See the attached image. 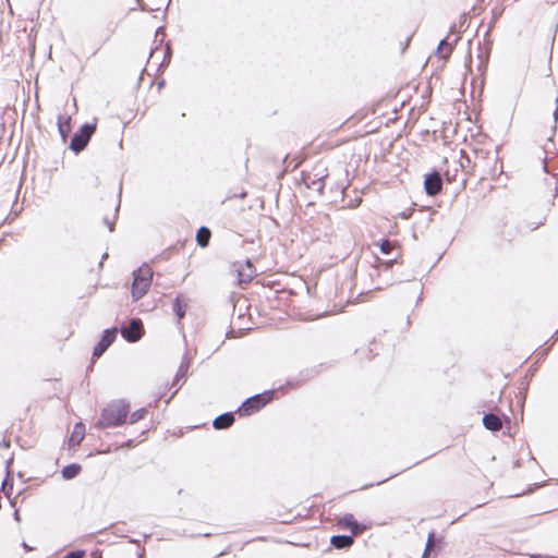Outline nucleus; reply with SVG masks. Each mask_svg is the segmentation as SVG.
I'll return each instance as SVG.
<instances>
[{"instance_id":"3","label":"nucleus","mask_w":558,"mask_h":558,"mask_svg":"<svg viewBox=\"0 0 558 558\" xmlns=\"http://www.w3.org/2000/svg\"><path fill=\"white\" fill-rule=\"evenodd\" d=\"M272 393V391H268L248 398L239 409L240 414L251 415L252 413L259 411L271 400Z\"/></svg>"},{"instance_id":"14","label":"nucleus","mask_w":558,"mask_h":558,"mask_svg":"<svg viewBox=\"0 0 558 558\" xmlns=\"http://www.w3.org/2000/svg\"><path fill=\"white\" fill-rule=\"evenodd\" d=\"M210 230L207 229L206 227H202L196 234V241L198 245L202 247L207 246L210 240Z\"/></svg>"},{"instance_id":"22","label":"nucleus","mask_w":558,"mask_h":558,"mask_svg":"<svg viewBox=\"0 0 558 558\" xmlns=\"http://www.w3.org/2000/svg\"><path fill=\"white\" fill-rule=\"evenodd\" d=\"M85 551L84 550H74L71 553H68L63 558H84Z\"/></svg>"},{"instance_id":"15","label":"nucleus","mask_w":558,"mask_h":558,"mask_svg":"<svg viewBox=\"0 0 558 558\" xmlns=\"http://www.w3.org/2000/svg\"><path fill=\"white\" fill-rule=\"evenodd\" d=\"M81 466L78 464H70L63 468L62 476L65 480H72L78 475Z\"/></svg>"},{"instance_id":"5","label":"nucleus","mask_w":558,"mask_h":558,"mask_svg":"<svg viewBox=\"0 0 558 558\" xmlns=\"http://www.w3.org/2000/svg\"><path fill=\"white\" fill-rule=\"evenodd\" d=\"M95 131V125L93 124H84L80 133L75 134L71 140L70 148L74 151H81L87 145L90 136Z\"/></svg>"},{"instance_id":"18","label":"nucleus","mask_w":558,"mask_h":558,"mask_svg":"<svg viewBox=\"0 0 558 558\" xmlns=\"http://www.w3.org/2000/svg\"><path fill=\"white\" fill-rule=\"evenodd\" d=\"M187 368H189V362L183 360L182 363L179 366V369H178V373H177V376H175V381L173 383V385H175L179 379L185 377Z\"/></svg>"},{"instance_id":"27","label":"nucleus","mask_w":558,"mask_h":558,"mask_svg":"<svg viewBox=\"0 0 558 558\" xmlns=\"http://www.w3.org/2000/svg\"><path fill=\"white\" fill-rule=\"evenodd\" d=\"M105 222L109 226V230L113 231V222H109L107 219H105Z\"/></svg>"},{"instance_id":"11","label":"nucleus","mask_w":558,"mask_h":558,"mask_svg":"<svg viewBox=\"0 0 558 558\" xmlns=\"http://www.w3.org/2000/svg\"><path fill=\"white\" fill-rule=\"evenodd\" d=\"M483 424L487 429L493 430V432H497V430L501 429V427H502V423H501V420L499 418V416H497L493 413L485 414L483 416Z\"/></svg>"},{"instance_id":"1","label":"nucleus","mask_w":558,"mask_h":558,"mask_svg":"<svg viewBox=\"0 0 558 558\" xmlns=\"http://www.w3.org/2000/svg\"><path fill=\"white\" fill-rule=\"evenodd\" d=\"M130 412V405L124 400H114L102 409L95 427L98 429L122 425Z\"/></svg>"},{"instance_id":"29","label":"nucleus","mask_w":558,"mask_h":558,"mask_svg":"<svg viewBox=\"0 0 558 558\" xmlns=\"http://www.w3.org/2000/svg\"><path fill=\"white\" fill-rule=\"evenodd\" d=\"M402 217H403L404 219H408V218H409V215H408L407 213H403V214H402Z\"/></svg>"},{"instance_id":"9","label":"nucleus","mask_w":558,"mask_h":558,"mask_svg":"<svg viewBox=\"0 0 558 558\" xmlns=\"http://www.w3.org/2000/svg\"><path fill=\"white\" fill-rule=\"evenodd\" d=\"M339 525L342 529H349L354 535H357L364 531V526L357 523L353 514H345L339 520Z\"/></svg>"},{"instance_id":"10","label":"nucleus","mask_w":558,"mask_h":558,"mask_svg":"<svg viewBox=\"0 0 558 558\" xmlns=\"http://www.w3.org/2000/svg\"><path fill=\"white\" fill-rule=\"evenodd\" d=\"M85 436V426L83 423L75 424L71 437L69 439V445L71 447L78 446Z\"/></svg>"},{"instance_id":"12","label":"nucleus","mask_w":558,"mask_h":558,"mask_svg":"<svg viewBox=\"0 0 558 558\" xmlns=\"http://www.w3.org/2000/svg\"><path fill=\"white\" fill-rule=\"evenodd\" d=\"M234 422V416L232 413H225V414H221L219 416H217L215 420H214V427L216 429H222V428H228L230 427Z\"/></svg>"},{"instance_id":"26","label":"nucleus","mask_w":558,"mask_h":558,"mask_svg":"<svg viewBox=\"0 0 558 558\" xmlns=\"http://www.w3.org/2000/svg\"><path fill=\"white\" fill-rule=\"evenodd\" d=\"M554 120H555V123L557 122L558 120V107L555 109L554 111Z\"/></svg>"},{"instance_id":"20","label":"nucleus","mask_w":558,"mask_h":558,"mask_svg":"<svg viewBox=\"0 0 558 558\" xmlns=\"http://www.w3.org/2000/svg\"><path fill=\"white\" fill-rule=\"evenodd\" d=\"M392 250V243L388 240H383L380 243V252L383 254H389Z\"/></svg>"},{"instance_id":"30","label":"nucleus","mask_w":558,"mask_h":558,"mask_svg":"<svg viewBox=\"0 0 558 558\" xmlns=\"http://www.w3.org/2000/svg\"><path fill=\"white\" fill-rule=\"evenodd\" d=\"M2 446L9 447V442H2Z\"/></svg>"},{"instance_id":"21","label":"nucleus","mask_w":558,"mask_h":558,"mask_svg":"<svg viewBox=\"0 0 558 558\" xmlns=\"http://www.w3.org/2000/svg\"><path fill=\"white\" fill-rule=\"evenodd\" d=\"M433 546H434V534L430 533L428 535L426 547H425V551H424L422 558H427V554L433 548Z\"/></svg>"},{"instance_id":"17","label":"nucleus","mask_w":558,"mask_h":558,"mask_svg":"<svg viewBox=\"0 0 558 558\" xmlns=\"http://www.w3.org/2000/svg\"><path fill=\"white\" fill-rule=\"evenodd\" d=\"M437 50L440 56L447 57L451 52L452 47L446 39H442L439 43Z\"/></svg>"},{"instance_id":"13","label":"nucleus","mask_w":558,"mask_h":558,"mask_svg":"<svg viewBox=\"0 0 558 558\" xmlns=\"http://www.w3.org/2000/svg\"><path fill=\"white\" fill-rule=\"evenodd\" d=\"M331 544L336 548H347L353 544V537L348 535H335L331 537Z\"/></svg>"},{"instance_id":"8","label":"nucleus","mask_w":558,"mask_h":558,"mask_svg":"<svg viewBox=\"0 0 558 558\" xmlns=\"http://www.w3.org/2000/svg\"><path fill=\"white\" fill-rule=\"evenodd\" d=\"M442 181L439 173L434 172L428 174L424 181V187L428 195L434 196L441 190Z\"/></svg>"},{"instance_id":"24","label":"nucleus","mask_w":558,"mask_h":558,"mask_svg":"<svg viewBox=\"0 0 558 558\" xmlns=\"http://www.w3.org/2000/svg\"><path fill=\"white\" fill-rule=\"evenodd\" d=\"M531 558H558L555 556L530 555Z\"/></svg>"},{"instance_id":"28","label":"nucleus","mask_w":558,"mask_h":558,"mask_svg":"<svg viewBox=\"0 0 558 558\" xmlns=\"http://www.w3.org/2000/svg\"><path fill=\"white\" fill-rule=\"evenodd\" d=\"M5 487H7V480H4L3 483H2V489L5 493V495L9 496V493L5 490Z\"/></svg>"},{"instance_id":"16","label":"nucleus","mask_w":558,"mask_h":558,"mask_svg":"<svg viewBox=\"0 0 558 558\" xmlns=\"http://www.w3.org/2000/svg\"><path fill=\"white\" fill-rule=\"evenodd\" d=\"M185 304L182 303L181 296H177L174 304H173V311L175 315L179 317V319L183 318L185 315Z\"/></svg>"},{"instance_id":"4","label":"nucleus","mask_w":558,"mask_h":558,"mask_svg":"<svg viewBox=\"0 0 558 558\" xmlns=\"http://www.w3.org/2000/svg\"><path fill=\"white\" fill-rule=\"evenodd\" d=\"M233 271L236 274L239 286L250 283L256 276V269L250 260L235 263L233 265Z\"/></svg>"},{"instance_id":"2","label":"nucleus","mask_w":558,"mask_h":558,"mask_svg":"<svg viewBox=\"0 0 558 558\" xmlns=\"http://www.w3.org/2000/svg\"><path fill=\"white\" fill-rule=\"evenodd\" d=\"M133 277L132 298L140 300L147 293L151 284L153 270L148 266H143L133 272Z\"/></svg>"},{"instance_id":"6","label":"nucleus","mask_w":558,"mask_h":558,"mask_svg":"<svg viewBox=\"0 0 558 558\" xmlns=\"http://www.w3.org/2000/svg\"><path fill=\"white\" fill-rule=\"evenodd\" d=\"M143 332V324L141 319H132L128 327L121 329L123 338L130 342L140 340Z\"/></svg>"},{"instance_id":"7","label":"nucleus","mask_w":558,"mask_h":558,"mask_svg":"<svg viewBox=\"0 0 558 558\" xmlns=\"http://www.w3.org/2000/svg\"><path fill=\"white\" fill-rule=\"evenodd\" d=\"M117 328L105 330L101 340L95 347L93 356L99 357L104 354V352L110 347V344L114 341L117 336Z\"/></svg>"},{"instance_id":"25","label":"nucleus","mask_w":558,"mask_h":558,"mask_svg":"<svg viewBox=\"0 0 558 558\" xmlns=\"http://www.w3.org/2000/svg\"><path fill=\"white\" fill-rule=\"evenodd\" d=\"M23 547L27 551H32L34 549L33 547L28 546L26 543H23Z\"/></svg>"},{"instance_id":"19","label":"nucleus","mask_w":558,"mask_h":558,"mask_svg":"<svg viewBox=\"0 0 558 558\" xmlns=\"http://www.w3.org/2000/svg\"><path fill=\"white\" fill-rule=\"evenodd\" d=\"M146 413H147V411L144 408L133 412L130 416V423L134 424V423L138 422L140 420L144 418Z\"/></svg>"},{"instance_id":"23","label":"nucleus","mask_w":558,"mask_h":558,"mask_svg":"<svg viewBox=\"0 0 558 558\" xmlns=\"http://www.w3.org/2000/svg\"><path fill=\"white\" fill-rule=\"evenodd\" d=\"M59 131H60L61 135L64 138L66 133L70 131L69 122L66 121V122L62 123V122L59 121Z\"/></svg>"}]
</instances>
